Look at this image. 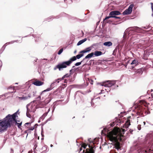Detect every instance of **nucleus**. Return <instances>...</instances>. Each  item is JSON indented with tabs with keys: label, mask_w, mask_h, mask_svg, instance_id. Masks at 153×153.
<instances>
[{
	"label": "nucleus",
	"mask_w": 153,
	"mask_h": 153,
	"mask_svg": "<svg viewBox=\"0 0 153 153\" xmlns=\"http://www.w3.org/2000/svg\"><path fill=\"white\" fill-rule=\"evenodd\" d=\"M125 130L119 128H114L113 130L109 132L108 137L111 143H109L113 146V148H115L118 151L121 150L120 143L118 140L121 141L123 138V134Z\"/></svg>",
	"instance_id": "nucleus-1"
},
{
	"label": "nucleus",
	"mask_w": 153,
	"mask_h": 153,
	"mask_svg": "<svg viewBox=\"0 0 153 153\" xmlns=\"http://www.w3.org/2000/svg\"><path fill=\"white\" fill-rule=\"evenodd\" d=\"M9 115H7L2 120H0V132L6 130L8 127H10L11 122L10 119H8Z\"/></svg>",
	"instance_id": "nucleus-2"
},
{
	"label": "nucleus",
	"mask_w": 153,
	"mask_h": 153,
	"mask_svg": "<svg viewBox=\"0 0 153 153\" xmlns=\"http://www.w3.org/2000/svg\"><path fill=\"white\" fill-rule=\"evenodd\" d=\"M76 57L74 56L71 58L68 61L63 62L60 64L57 65L56 67L58 68L59 71H60L61 69L66 68L67 66H69L73 61L76 60Z\"/></svg>",
	"instance_id": "nucleus-3"
},
{
	"label": "nucleus",
	"mask_w": 153,
	"mask_h": 153,
	"mask_svg": "<svg viewBox=\"0 0 153 153\" xmlns=\"http://www.w3.org/2000/svg\"><path fill=\"white\" fill-rule=\"evenodd\" d=\"M19 111V110H18L16 112H15L12 115H11L10 114H8V115H10L8 117V119H10V120H11V123L10 124V127L14 123H15L16 125H17L19 128H20V126H21L22 124V122H21L20 123H18L17 122H19V121L17 120V118L18 117L17 113Z\"/></svg>",
	"instance_id": "nucleus-4"
},
{
	"label": "nucleus",
	"mask_w": 153,
	"mask_h": 153,
	"mask_svg": "<svg viewBox=\"0 0 153 153\" xmlns=\"http://www.w3.org/2000/svg\"><path fill=\"white\" fill-rule=\"evenodd\" d=\"M61 79L58 78L57 79L54 80L51 84L50 87L47 88L46 89L42 91L40 94L41 95L43 94L46 91H48L51 90L54 88L55 86L57 85V84L59 82V81H61Z\"/></svg>",
	"instance_id": "nucleus-5"
},
{
	"label": "nucleus",
	"mask_w": 153,
	"mask_h": 153,
	"mask_svg": "<svg viewBox=\"0 0 153 153\" xmlns=\"http://www.w3.org/2000/svg\"><path fill=\"white\" fill-rule=\"evenodd\" d=\"M116 82V81L114 80L106 81L103 82L102 84H101V85L105 87H110L114 85L115 84Z\"/></svg>",
	"instance_id": "nucleus-6"
},
{
	"label": "nucleus",
	"mask_w": 153,
	"mask_h": 153,
	"mask_svg": "<svg viewBox=\"0 0 153 153\" xmlns=\"http://www.w3.org/2000/svg\"><path fill=\"white\" fill-rule=\"evenodd\" d=\"M134 5L133 4H131L129 6L128 9L125 10L123 13V15H127L130 14L132 11Z\"/></svg>",
	"instance_id": "nucleus-7"
},
{
	"label": "nucleus",
	"mask_w": 153,
	"mask_h": 153,
	"mask_svg": "<svg viewBox=\"0 0 153 153\" xmlns=\"http://www.w3.org/2000/svg\"><path fill=\"white\" fill-rule=\"evenodd\" d=\"M88 146L89 148L86 149L85 153H94V149L96 148L95 146H92L89 145Z\"/></svg>",
	"instance_id": "nucleus-8"
},
{
	"label": "nucleus",
	"mask_w": 153,
	"mask_h": 153,
	"mask_svg": "<svg viewBox=\"0 0 153 153\" xmlns=\"http://www.w3.org/2000/svg\"><path fill=\"white\" fill-rule=\"evenodd\" d=\"M121 14L120 12L117 10H114L111 11L109 13V16H111L112 18H114L116 16Z\"/></svg>",
	"instance_id": "nucleus-9"
},
{
	"label": "nucleus",
	"mask_w": 153,
	"mask_h": 153,
	"mask_svg": "<svg viewBox=\"0 0 153 153\" xmlns=\"http://www.w3.org/2000/svg\"><path fill=\"white\" fill-rule=\"evenodd\" d=\"M33 84L37 86H40L43 85L44 83L39 80H36L33 83Z\"/></svg>",
	"instance_id": "nucleus-10"
},
{
	"label": "nucleus",
	"mask_w": 153,
	"mask_h": 153,
	"mask_svg": "<svg viewBox=\"0 0 153 153\" xmlns=\"http://www.w3.org/2000/svg\"><path fill=\"white\" fill-rule=\"evenodd\" d=\"M91 50V47H88L85 49L80 51L79 52V53H88L90 52Z\"/></svg>",
	"instance_id": "nucleus-11"
},
{
	"label": "nucleus",
	"mask_w": 153,
	"mask_h": 153,
	"mask_svg": "<svg viewBox=\"0 0 153 153\" xmlns=\"http://www.w3.org/2000/svg\"><path fill=\"white\" fill-rule=\"evenodd\" d=\"M31 97V95L30 94H28L27 96H25L24 97V96H23L22 97H18V98L20 100H25L28 98H30Z\"/></svg>",
	"instance_id": "nucleus-12"
},
{
	"label": "nucleus",
	"mask_w": 153,
	"mask_h": 153,
	"mask_svg": "<svg viewBox=\"0 0 153 153\" xmlns=\"http://www.w3.org/2000/svg\"><path fill=\"white\" fill-rule=\"evenodd\" d=\"M17 41H18L17 40L16 41H12L10 42H9L6 43L3 46V47H2V48L1 49V50H2V51H3L5 49L6 46L7 45L13 44V43H14V42H17Z\"/></svg>",
	"instance_id": "nucleus-13"
},
{
	"label": "nucleus",
	"mask_w": 153,
	"mask_h": 153,
	"mask_svg": "<svg viewBox=\"0 0 153 153\" xmlns=\"http://www.w3.org/2000/svg\"><path fill=\"white\" fill-rule=\"evenodd\" d=\"M131 64L134 65V66H136L138 64V61L137 59H134L132 61Z\"/></svg>",
	"instance_id": "nucleus-14"
},
{
	"label": "nucleus",
	"mask_w": 153,
	"mask_h": 153,
	"mask_svg": "<svg viewBox=\"0 0 153 153\" xmlns=\"http://www.w3.org/2000/svg\"><path fill=\"white\" fill-rule=\"evenodd\" d=\"M94 55V53L92 52L87 55L83 59L84 60L85 59H89L91 58Z\"/></svg>",
	"instance_id": "nucleus-15"
},
{
	"label": "nucleus",
	"mask_w": 153,
	"mask_h": 153,
	"mask_svg": "<svg viewBox=\"0 0 153 153\" xmlns=\"http://www.w3.org/2000/svg\"><path fill=\"white\" fill-rule=\"evenodd\" d=\"M130 125V120H128L125 123L124 125L123 126L124 128H127Z\"/></svg>",
	"instance_id": "nucleus-16"
},
{
	"label": "nucleus",
	"mask_w": 153,
	"mask_h": 153,
	"mask_svg": "<svg viewBox=\"0 0 153 153\" xmlns=\"http://www.w3.org/2000/svg\"><path fill=\"white\" fill-rule=\"evenodd\" d=\"M102 52L100 51H95L94 53V55L96 56H100L102 55Z\"/></svg>",
	"instance_id": "nucleus-17"
},
{
	"label": "nucleus",
	"mask_w": 153,
	"mask_h": 153,
	"mask_svg": "<svg viewBox=\"0 0 153 153\" xmlns=\"http://www.w3.org/2000/svg\"><path fill=\"white\" fill-rule=\"evenodd\" d=\"M87 40V38H85L83 39L80 40L77 43V46H79V45H81L83 43H84V42H85Z\"/></svg>",
	"instance_id": "nucleus-18"
},
{
	"label": "nucleus",
	"mask_w": 153,
	"mask_h": 153,
	"mask_svg": "<svg viewBox=\"0 0 153 153\" xmlns=\"http://www.w3.org/2000/svg\"><path fill=\"white\" fill-rule=\"evenodd\" d=\"M103 45L105 46L110 47L112 45V43L110 41L105 42L103 43Z\"/></svg>",
	"instance_id": "nucleus-19"
},
{
	"label": "nucleus",
	"mask_w": 153,
	"mask_h": 153,
	"mask_svg": "<svg viewBox=\"0 0 153 153\" xmlns=\"http://www.w3.org/2000/svg\"><path fill=\"white\" fill-rule=\"evenodd\" d=\"M50 108H49L48 110V111L46 112H45L44 114L42 116L40 117V119H44V118L47 115L48 113L50 111Z\"/></svg>",
	"instance_id": "nucleus-20"
},
{
	"label": "nucleus",
	"mask_w": 153,
	"mask_h": 153,
	"mask_svg": "<svg viewBox=\"0 0 153 153\" xmlns=\"http://www.w3.org/2000/svg\"><path fill=\"white\" fill-rule=\"evenodd\" d=\"M29 105L27 104L26 105V108H27V113H30L33 112V110L32 109H30V108L29 107Z\"/></svg>",
	"instance_id": "nucleus-21"
},
{
	"label": "nucleus",
	"mask_w": 153,
	"mask_h": 153,
	"mask_svg": "<svg viewBox=\"0 0 153 153\" xmlns=\"http://www.w3.org/2000/svg\"><path fill=\"white\" fill-rule=\"evenodd\" d=\"M71 76L70 74H65V75L63 76L61 78H60L61 79V80L63 79L64 78L66 77H68Z\"/></svg>",
	"instance_id": "nucleus-22"
},
{
	"label": "nucleus",
	"mask_w": 153,
	"mask_h": 153,
	"mask_svg": "<svg viewBox=\"0 0 153 153\" xmlns=\"http://www.w3.org/2000/svg\"><path fill=\"white\" fill-rule=\"evenodd\" d=\"M84 53H82V54H79L77 55L76 57V59H79L81 57L83 56H84Z\"/></svg>",
	"instance_id": "nucleus-23"
},
{
	"label": "nucleus",
	"mask_w": 153,
	"mask_h": 153,
	"mask_svg": "<svg viewBox=\"0 0 153 153\" xmlns=\"http://www.w3.org/2000/svg\"><path fill=\"white\" fill-rule=\"evenodd\" d=\"M29 105V108H30V109H32L33 110V112H34L35 111V108L34 105H30V104Z\"/></svg>",
	"instance_id": "nucleus-24"
},
{
	"label": "nucleus",
	"mask_w": 153,
	"mask_h": 153,
	"mask_svg": "<svg viewBox=\"0 0 153 153\" xmlns=\"http://www.w3.org/2000/svg\"><path fill=\"white\" fill-rule=\"evenodd\" d=\"M37 124H35L33 126L29 128V130H27V131L29 130H33L35 128V126L36 125H37Z\"/></svg>",
	"instance_id": "nucleus-25"
},
{
	"label": "nucleus",
	"mask_w": 153,
	"mask_h": 153,
	"mask_svg": "<svg viewBox=\"0 0 153 153\" xmlns=\"http://www.w3.org/2000/svg\"><path fill=\"white\" fill-rule=\"evenodd\" d=\"M83 61H82L80 62H77L75 64V66H78L80 65L82 63V62Z\"/></svg>",
	"instance_id": "nucleus-26"
},
{
	"label": "nucleus",
	"mask_w": 153,
	"mask_h": 153,
	"mask_svg": "<svg viewBox=\"0 0 153 153\" xmlns=\"http://www.w3.org/2000/svg\"><path fill=\"white\" fill-rule=\"evenodd\" d=\"M63 51V49L61 48V49L59 51V52L58 53V55H60L61 54V53Z\"/></svg>",
	"instance_id": "nucleus-27"
},
{
	"label": "nucleus",
	"mask_w": 153,
	"mask_h": 153,
	"mask_svg": "<svg viewBox=\"0 0 153 153\" xmlns=\"http://www.w3.org/2000/svg\"><path fill=\"white\" fill-rule=\"evenodd\" d=\"M111 18H112V16H111L109 15V16L106 17L104 19H103V21H105V20L107 19H109Z\"/></svg>",
	"instance_id": "nucleus-28"
},
{
	"label": "nucleus",
	"mask_w": 153,
	"mask_h": 153,
	"mask_svg": "<svg viewBox=\"0 0 153 153\" xmlns=\"http://www.w3.org/2000/svg\"><path fill=\"white\" fill-rule=\"evenodd\" d=\"M30 113H27V112H26V115L27 117L29 118H30L31 117V115Z\"/></svg>",
	"instance_id": "nucleus-29"
},
{
	"label": "nucleus",
	"mask_w": 153,
	"mask_h": 153,
	"mask_svg": "<svg viewBox=\"0 0 153 153\" xmlns=\"http://www.w3.org/2000/svg\"><path fill=\"white\" fill-rule=\"evenodd\" d=\"M137 128L139 130H140L141 129V127L140 125H138L137 126Z\"/></svg>",
	"instance_id": "nucleus-30"
},
{
	"label": "nucleus",
	"mask_w": 153,
	"mask_h": 153,
	"mask_svg": "<svg viewBox=\"0 0 153 153\" xmlns=\"http://www.w3.org/2000/svg\"><path fill=\"white\" fill-rule=\"evenodd\" d=\"M151 8L152 9V11H153V3L152 2L151 3Z\"/></svg>",
	"instance_id": "nucleus-31"
},
{
	"label": "nucleus",
	"mask_w": 153,
	"mask_h": 153,
	"mask_svg": "<svg viewBox=\"0 0 153 153\" xmlns=\"http://www.w3.org/2000/svg\"><path fill=\"white\" fill-rule=\"evenodd\" d=\"M73 70V69H71L70 70V73L69 74H70L71 75V74L72 73H72Z\"/></svg>",
	"instance_id": "nucleus-32"
},
{
	"label": "nucleus",
	"mask_w": 153,
	"mask_h": 153,
	"mask_svg": "<svg viewBox=\"0 0 153 153\" xmlns=\"http://www.w3.org/2000/svg\"><path fill=\"white\" fill-rule=\"evenodd\" d=\"M133 131V130L132 129H130L129 131V132L131 134H132V132Z\"/></svg>",
	"instance_id": "nucleus-33"
},
{
	"label": "nucleus",
	"mask_w": 153,
	"mask_h": 153,
	"mask_svg": "<svg viewBox=\"0 0 153 153\" xmlns=\"http://www.w3.org/2000/svg\"><path fill=\"white\" fill-rule=\"evenodd\" d=\"M87 146L86 145H83L82 146V147H83L84 149H85L86 148V146Z\"/></svg>",
	"instance_id": "nucleus-34"
},
{
	"label": "nucleus",
	"mask_w": 153,
	"mask_h": 153,
	"mask_svg": "<svg viewBox=\"0 0 153 153\" xmlns=\"http://www.w3.org/2000/svg\"><path fill=\"white\" fill-rule=\"evenodd\" d=\"M38 100H40L41 99V96H39L38 97L36 98Z\"/></svg>",
	"instance_id": "nucleus-35"
},
{
	"label": "nucleus",
	"mask_w": 153,
	"mask_h": 153,
	"mask_svg": "<svg viewBox=\"0 0 153 153\" xmlns=\"http://www.w3.org/2000/svg\"><path fill=\"white\" fill-rule=\"evenodd\" d=\"M31 124L30 123H27L25 124V125L26 126V125H30Z\"/></svg>",
	"instance_id": "nucleus-36"
},
{
	"label": "nucleus",
	"mask_w": 153,
	"mask_h": 153,
	"mask_svg": "<svg viewBox=\"0 0 153 153\" xmlns=\"http://www.w3.org/2000/svg\"><path fill=\"white\" fill-rule=\"evenodd\" d=\"M114 18H115L116 19H121V18L120 17H117V16H115Z\"/></svg>",
	"instance_id": "nucleus-37"
},
{
	"label": "nucleus",
	"mask_w": 153,
	"mask_h": 153,
	"mask_svg": "<svg viewBox=\"0 0 153 153\" xmlns=\"http://www.w3.org/2000/svg\"><path fill=\"white\" fill-rule=\"evenodd\" d=\"M64 82L65 83H67V80L66 79H65Z\"/></svg>",
	"instance_id": "nucleus-38"
},
{
	"label": "nucleus",
	"mask_w": 153,
	"mask_h": 153,
	"mask_svg": "<svg viewBox=\"0 0 153 153\" xmlns=\"http://www.w3.org/2000/svg\"><path fill=\"white\" fill-rule=\"evenodd\" d=\"M45 149H47V147H46V146H44V147H42V149H45Z\"/></svg>",
	"instance_id": "nucleus-39"
},
{
	"label": "nucleus",
	"mask_w": 153,
	"mask_h": 153,
	"mask_svg": "<svg viewBox=\"0 0 153 153\" xmlns=\"http://www.w3.org/2000/svg\"><path fill=\"white\" fill-rule=\"evenodd\" d=\"M135 66H134V65H132V66H131L132 68V69H134V67H135Z\"/></svg>",
	"instance_id": "nucleus-40"
},
{
	"label": "nucleus",
	"mask_w": 153,
	"mask_h": 153,
	"mask_svg": "<svg viewBox=\"0 0 153 153\" xmlns=\"http://www.w3.org/2000/svg\"><path fill=\"white\" fill-rule=\"evenodd\" d=\"M30 30H31V31H33V30L32 28H30Z\"/></svg>",
	"instance_id": "nucleus-41"
},
{
	"label": "nucleus",
	"mask_w": 153,
	"mask_h": 153,
	"mask_svg": "<svg viewBox=\"0 0 153 153\" xmlns=\"http://www.w3.org/2000/svg\"><path fill=\"white\" fill-rule=\"evenodd\" d=\"M152 11V17H153V11Z\"/></svg>",
	"instance_id": "nucleus-42"
},
{
	"label": "nucleus",
	"mask_w": 153,
	"mask_h": 153,
	"mask_svg": "<svg viewBox=\"0 0 153 153\" xmlns=\"http://www.w3.org/2000/svg\"><path fill=\"white\" fill-rule=\"evenodd\" d=\"M14 88V87H10L9 88V89H10V88Z\"/></svg>",
	"instance_id": "nucleus-43"
},
{
	"label": "nucleus",
	"mask_w": 153,
	"mask_h": 153,
	"mask_svg": "<svg viewBox=\"0 0 153 153\" xmlns=\"http://www.w3.org/2000/svg\"><path fill=\"white\" fill-rule=\"evenodd\" d=\"M143 125H145V124H146L145 122H143Z\"/></svg>",
	"instance_id": "nucleus-44"
},
{
	"label": "nucleus",
	"mask_w": 153,
	"mask_h": 153,
	"mask_svg": "<svg viewBox=\"0 0 153 153\" xmlns=\"http://www.w3.org/2000/svg\"><path fill=\"white\" fill-rule=\"evenodd\" d=\"M91 84H93V83H92V82H93V80H91Z\"/></svg>",
	"instance_id": "nucleus-45"
},
{
	"label": "nucleus",
	"mask_w": 153,
	"mask_h": 153,
	"mask_svg": "<svg viewBox=\"0 0 153 153\" xmlns=\"http://www.w3.org/2000/svg\"><path fill=\"white\" fill-rule=\"evenodd\" d=\"M51 147H52L53 146V145L52 144H51L50 145Z\"/></svg>",
	"instance_id": "nucleus-46"
},
{
	"label": "nucleus",
	"mask_w": 153,
	"mask_h": 153,
	"mask_svg": "<svg viewBox=\"0 0 153 153\" xmlns=\"http://www.w3.org/2000/svg\"><path fill=\"white\" fill-rule=\"evenodd\" d=\"M95 45H96V44H94L93 45H93V46H95Z\"/></svg>",
	"instance_id": "nucleus-47"
},
{
	"label": "nucleus",
	"mask_w": 153,
	"mask_h": 153,
	"mask_svg": "<svg viewBox=\"0 0 153 153\" xmlns=\"http://www.w3.org/2000/svg\"><path fill=\"white\" fill-rule=\"evenodd\" d=\"M75 67V66H74L72 67V69H73V68H74V67Z\"/></svg>",
	"instance_id": "nucleus-48"
},
{
	"label": "nucleus",
	"mask_w": 153,
	"mask_h": 153,
	"mask_svg": "<svg viewBox=\"0 0 153 153\" xmlns=\"http://www.w3.org/2000/svg\"><path fill=\"white\" fill-rule=\"evenodd\" d=\"M54 108L53 109V110H52V112H53L54 111Z\"/></svg>",
	"instance_id": "nucleus-49"
},
{
	"label": "nucleus",
	"mask_w": 153,
	"mask_h": 153,
	"mask_svg": "<svg viewBox=\"0 0 153 153\" xmlns=\"http://www.w3.org/2000/svg\"><path fill=\"white\" fill-rule=\"evenodd\" d=\"M91 105L92 106H93V105H92V101H91Z\"/></svg>",
	"instance_id": "nucleus-50"
},
{
	"label": "nucleus",
	"mask_w": 153,
	"mask_h": 153,
	"mask_svg": "<svg viewBox=\"0 0 153 153\" xmlns=\"http://www.w3.org/2000/svg\"><path fill=\"white\" fill-rule=\"evenodd\" d=\"M131 117H129L128 118H129Z\"/></svg>",
	"instance_id": "nucleus-51"
},
{
	"label": "nucleus",
	"mask_w": 153,
	"mask_h": 153,
	"mask_svg": "<svg viewBox=\"0 0 153 153\" xmlns=\"http://www.w3.org/2000/svg\"><path fill=\"white\" fill-rule=\"evenodd\" d=\"M18 84V83H15V84Z\"/></svg>",
	"instance_id": "nucleus-52"
},
{
	"label": "nucleus",
	"mask_w": 153,
	"mask_h": 153,
	"mask_svg": "<svg viewBox=\"0 0 153 153\" xmlns=\"http://www.w3.org/2000/svg\"><path fill=\"white\" fill-rule=\"evenodd\" d=\"M46 109H47V108H45V111H46Z\"/></svg>",
	"instance_id": "nucleus-53"
},
{
	"label": "nucleus",
	"mask_w": 153,
	"mask_h": 153,
	"mask_svg": "<svg viewBox=\"0 0 153 153\" xmlns=\"http://www.w3.org/2000/svg\"><path fill=\"white\" fill-rule=\"evenodd\" d=\"M111 126H113L112 125V124H111Z\"/></svg>",
	"instance_id": "nucleus-54"
},
{
	"label": "nucleus",
	"mask_w": 153,
	"mask_h": 153,
	"mask_svg": "<svg viewBox=\"0 0 153 153\" xmlns=\"http://www.w3.org/2000/svg\"><path fill=\"white\" fill-rule=\"evenodd\" d=\"M28 153H32V152H29Z\"/></svg>",
	"instance_id": "nucleus-55"
},
{
	"label": "nucleus",
	"mask_w": 153,
	"mask_h": 153,
	"mask_svg": "<svg viewBox=\"0 0 153 153\" xmlns=\"http://www.w3.org/2000/svg\"><path fill=\"white\" fill-rule=\"evenodd\" d=\"M34 93L35 94L36 93V92H33V93Z\"/></svg>",
	"instance_id": "nucleus-56"
},
{
	"label": "nucleus",
	"mask_w": 153,
	"mask_h": 153,
	"mask_svg": "<svg viewBox=\"0 0 153 153\" xmlns=\"http://www.w3.org/2000/svg\"><path fill=\"white\" fill-rule=\"evenodd\" d=\"M88 80H89V79L88 78Z\"/></svg>",
	"instance_id": "nucleus-57"
},
{
	"label": "nucleus",
	"mask_w": 153,
	"mask_h": 153,
	"mask_svg": "<svg viewBox=\"0 0 153 153\" xmlns=\"http://www.w3.org/2000/svg\"><path fill=\"white\" fill-rule=\"evenodd\" d=\"M44 59L47 60V59Z\"/></svg>",
	"instance_id": "nucleus-58"
},
{
	"label": "nucleus",
	"mask_w": 153,
	"mask_h": 153,
	"mask_svg": "<svg viewBox=\"0 0 153 153\" xmlns=\"http://www.w3.org/2000/svg\"><path fill=\"white\" fill-rule=\"evenodd\" d=\"M126 66H127V65H125V67H126Z\"/></svg>",
	"instance_id": "nucleus-59"
}]
</instances>
